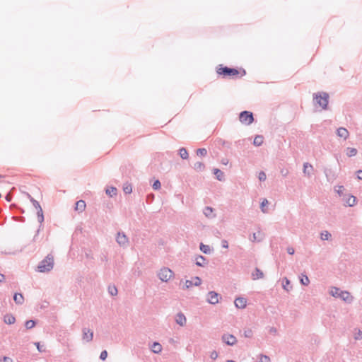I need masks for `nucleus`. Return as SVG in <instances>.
<instances>
[{
    "mask_svg": "<svg viewBox=\"0 0 362 362\" xmlns=\"http://www.w3.org/2000/svg\"><path fill=\"white\" fill-rule=\"evenodd\" d=\"M199 249L203 253L206 255L211 254V252L210 247L209 245L203 244L202 243H200Z\"/></svg>",
    "mask_w": 362,
    "mask_h": 362,
    "instance_id": "obj_28",
    "label": "nucleus"
},
{
    "mask_svg": "<svg viewBox=\"0 0 362 362\" xmlns=\"http://www.w3.org/2000/svg\"><path fill=\"white\" fill-rule=\"evenodd\" d=\"M313 170V167L312 165L309 164L308 163H304L303 171V173L308 177H310Z\"/></svg>",
    "mask_w": 362,
    "mask_h": 362,
    "instance_id": "obj_18",
    "label": "nucleus"
},
{
    "mask_svg": "<svg viewBox=\"0 0 362 362\" xmlns=\"http://www.w3.org/2000/svg\"><path fill=\"white\" fill-rule=\"evenodd\" d=\"M290 281L286 278V277H284L282 280V286H283V288L287 291H289L290 290L292 289V286H290Z\"/></svg>",
    "mask_w": 362,
    "mask_h": 362,
    "instance_id": "obj_27",
    "label": "nucleus"
},
{
    "mask_svg": "<svg viewBox=\"0 0 362 362\" xmlns=\"http://www.w3.org/2000/svg\"><path fill=\"white\" fill-rule=\"evenodd\" d=\"M175 320L176 323L177 325H179L180 326L183 327V326H185L186 325V322H187L186 317L181 312L178 313L175 315Z\"/></svg>",
    "mask_w": 362,
    "mask_h": 362,
    "instance_id": "obj_13",
    "label": "nucleus"
},
{
    "mask_svg": "<svg viewBox=\"0 0 362 362\" xmlns=\"http://www.w3.org/2000/svg\"><path fill=\"white\" fill-rule=\"evenodd\" d=\"M357 149L355 148H346V155L349 156V157H352V156H354L357 154Z\"/></svg>",
    "mask_w": 362,
    "mask_h": 362,
    "instance_id": "obj_33",
    "label": "nucleus"
},
{
    "mask_svg": "<svg viewBox=\"0 0 362 362\" xmlns=\"http://www.w3.org/2000/svg\"><path fill=\"white\" fill-rule=\"evenodd\" d=\"M107 357V351L106 350H103L100 355V359L102 361H105Z\"/></svg>",
    "mask_w": 362,
    "mask_h": 362,
    "instance_id": "obj_45",
    "label": "nucleus"
},
{
    "mask_svg": "<svg viewBox=\"0 0 362 362\" xmlns=\"http://www.w3.org/2000/svg\"><path fill=\"white\" fill-rule=\"evenodd\" d=\"M32 204L33 206L36 209V210L41 207L40 203L37 200L33 201Z\"/></svg>",
    "mask_w": 362,
    "mask_h": 362,
    "instance_id": "obj_53",
    "label": "nucleus"
},
{
    "mask_svg": "<svg viewBox=\"0 0 362 362\" xmlns=\"http://www.w3.org/2000/svg\"><path fill=\"white\" fill-rule=\"evenodd\" d=\"M116 241L120 246L126 247L128 243V238L124 233L118 232Z\"/></svg>",
    "mask_w": 362,
    "mask_h": 362,
    "instance_id": "obj_12",
    "label": "nucleus"
},
{
    "mask_svg": "<svg viewBox=\"0 0 362 362\" xmlns=\"http://www.w3.org/2000/svg\"><path fill=\"white\" fill-rule=\"evenodd\" d=\"M337 135L346 140L349 136V132L346 128L339 127L337 129Z\"/></svg>",
    "mask_w": 362,
    "mask_h": 362,
    "instance_id": "obj_16",
    "label": "nucleus"
},
{
    "mask_svg": "<svg viewBox=\"0 0 362 362\" xmlns=\"http://www.w3.org/2000/svg\"><path fill=\"white\" fill-rule=\"evenodd\" d=\"M6 199L7 202H11V197H10L9 194H7L6 196Z\"/></svg>",
    "mask_w": 362,
    "mask_h": 362,
    "instance_id": "obj_59",
    "label": "nucleus"
},
{
    "mask_svg": "<svg viewBox=\"0 0 362 362\" xmlns=\"http://www.w3.org/2000/svg\"><path fill=\"white\" fill-rule=\"evenodd\" d=\"M234 303L236 308L243 309L247 305V300L243 297H238L235 298Z\"/></svg>",
    "mask_w": 362,
    "mask_h": 362,
    "instance_id": "obj_15",
    "label": "nucleus"
},
{
    "mask_svg": "<svg viewBox=\"0 0 362 362\" xmlns=\"http://www.w3.org/2000/svg\"><path fill=\"white\" fill-rule=\"evenodd\" d=\"M4 322L7 325H13L16 322V317L10 313H7L4 317Z\"/></svg>",
    "mask_w": 362,
    "mask_h": 362,
    "instance_id": "obj_20",
    "label": "nucleus"
},
{
    "mask_svg": "<svg viewBox=\"0 0 362 362\" xmlns=\"http://www.w3.org/2000/svg\"><path fill=\"white\" fill-rule=\"evenodd\" d=\"M240 122L243 124L250 125L254 122L253 113L250 111H242L239 115Z\"/></svg>",
    "mask_w": 362,
    "mask_h": 362,
    "instance_id": "obj_6",
    "label": "nucleus"
},
{
    "mask_svg": "<svg viewBox=\"0 0 362 362\" xmlns=\"http://www.w3.org/2000/svg\"><path fill=\"white\" fill-rule=\"evenodd\" d=\"M151 350L155 354H159L162 351V346L158 342H153L151 346Z\"/></svg>",
    "mask_w": 362,
    "mask_h": 362,
    "instance_id": "obj_24",
    "label": "nucleus"
},
{
    "mask_svg": "<svg viewBox=\"0 0 362 362\" xmlns=\"http://www.w3.org/2000/svg\"><path fill=\"white\" fill-rule=\"evenodd\" d=\"M286 250L289 255H293L295 252V250L292 247H288Z\"/></svg>",
    "mask_w": 362,
    "mask_h": 362,
    "instance_id": "obj_54",
    "label": "nucleus"
},
{
    "mask_svg": "<svg viewBox=\"0 0 362 362\" xmlns=\"http://www.w3.org/2000/svg\"><path fill=\"white\" fill-rule=\"evenodd\" d=\"M324 173L327 180L329 182H333L337 177L336 172L331 168H325Z\"/></svg>",
    "mask_w": 362,
    "mask_h": 362,
    "instance_id": "obj_7",
    "label": "nucleus"
},
{
    "mask_svg": "<svg viewBox=\"0 0 362 362\" xmlns=\"http://www.w3.org/2000/svg\"><path fill=\"white\" fill-rule=\"evenodd\" d=\"M300 284L304 286H308L310 284V280L306 275L302 274V277L300 279Z\"/></svg>",
    "mask_w": 362,
    "mask_h": 362,
    "instance_id": "obj_38",
    "label": "nucleus"
},
{
    "mask_svg": "<svg viewBox=\"0 0 362 362\" xmlns=\"http://www.w3.org/2000/svg\"><path fill=\"white\" fill-rule=\"evenodd\" d=\"M123 191L125 194H130L132 192V187L129 183L124 184L123 187Z\"/></svg>",
    "mask_w": 362,
    "mask_h": 362,
    "instance_id": "obj_36",
    "label": "nucleus"
},
{
    "mask_svg": "<svg viewBox=\"0 0 362 362\" xmlns=\"http://www.w3.org/2000/svg\"><path fill=\"white\" fill-rule=\"evenodd\" d=\"M338 189H335V191L339 196H342L343 190L344 189V186H338Z\"/></svg>",
    "mask_w": 362,
    "mask_h": 362,
    "instance_id": "obj_48",
    "label": "nucleus"
},
{
    "mask_svg": "<svg viewBox=\"0 0 362 362\" xmlns=\"http://www.w3.org/2000/svg\"><path fill=\"white\" fill-rule=\"evenodd\" d=\"M117 188L115 187H110L105 189V193L109 195L110 197H112L114 195L117 194Z\"/></svg>",
    "mask_w": 362,
    "mask_h": 362,
    "instance_id": "obj_31",
    "label": "nucleus"
},
{
    "mask_svg": "<svg viewBox=\"0 0 362 362\" xmlns=\"http://www.w3.org/2000/svg\"><path fill=\"white\" fill-rule=\"evenodd\" d=\"M331 295L335 298H339L345 302L350 303L352 300L349 292L346 291H341L337 287H333L330 292Z\"/></svg>",
    "mask_w": 362,
    "mask_h": 362,
    "instance_id": "obj_4",
    "label": "nucleus"
},
{
    "mask_svg": "<svg viewBox=\"0 0 362 362\" xmlns=\"http://www.w3.org/2000/svg\"><path fill=\"white\" fill-rule=\"evenodd\" d=\"M357 178L358 180H362V170H358L356 171Z\"/></svg>",
    "mask_w": 362,
    "mask_h": 362,
    "instance_id": "obj_55",
    "label": "nucleus"
},
{
    "mask_svg": "<svg viewBox=\"0 0 362 362\" xmlns=\"http://www.w3.org/2000/svg\"><path fill=\"white\" fill-rule=\"evenodd\" d=\"M214 174L216 175V177L218 180L222 181L223 180V173L221 170L214 168Z\"/></svg>",
    "mask_w": 362,
    "mask_h": 362,
    "instance_id": "obj_30",
    "label": "nucleus"
},
{
    "mask_svg": "<svg viewBox=\"0 0 362 362\" xmlns=\"http://www.w3.org/2000/svg\"><path fill=\"white\" fill-rule=\"evenodd\" d=\"M258 362H270V358L266 355L260 354Z\"/></svg>",
    "mask_w": 362,
    "mask_h": 362,
    "instance_id": "obj_40",
    "label": "nucleus"
},
{
    "mask_svg": "<svg viewBox=\"0 0 362 362\" xmlns=\"http://www.w3.org/2000/svg\"><path fill=\"white\" fill-rule=\"evenodd\" d=\"M206 301L212 305L219 302V294L216 291H209L207 294Z\"/></svg>",
    "mask_w": 362,
    "mask_h": 362,
    "instance_id": "obj_9",
    "label": "nucleus"
},
{
    "mask_svg": "<svg viewBox=\"0 0 362 362\" xmlns=\"http://www.w3.org/2000/svg\"><path fill=\"white\" fill-rule=\"evenodd\" d=\"M243 335L246 338H251L253 335V332H252V329H247L244 331Z\"/></svg>",
    "mask_w": 362,
    "mask_h": 362,
    "instance_id": "obj_42",
    "label": "nucleus"
},
{
    "mask_svg": "<svg viewBox=\"0 0 362 362\" xmlns=\"http://www.w3.org/2000/svg\"><path fill=\"white\" fill-rule=\"evenodd\" d=\"M216 72L218 75L223 76V77H233L239 74V71L235 68H230L228 66H223L219 65L217 68Z\"/></svg>",
    "mask_w": 362,
    "mask_h": 362,
    "instance_id": "obj_3",
    "label": "nucleus"
},
{
    "mask_svg": "<svg viewBox=\"0 0 362 362\" xmlns=\"http://www.w3.org/2000/svg\"><path fill=\"white\" fill-rule=\"evenodd\" d=\"M329 95L326 92H317L313 94V100L323 110H327Z\"/></svg>",
    "mask_w": 362,
    "mask_h": 362,
    "instance_id": "obj_1",
    "label": "nucleus"
},
{
    "mask_svg": "<svg viewBox=\"0 0 362 362\" xmlns=\"http://www.w3.org/2000/svg\"><path fill=\"white\" fill-rule=\"evenodd\" d=\"M24 219H25V218H24V217H21V218H20V220H21V221H24Z\"/></svg>",
    "mask_w": 362,
    "mask_h": 362,
    "instance_id": "obj_63",
    "label": "nucleus"
},
{
    "mask_svg": "<svg viewBox=\"0 0 362 362\" xmlns=\"http://www.w3.org/2000/svg\"><path fill=\"white\" fill-rule=\"evenodd\" d=\"M194 286V283L192 281L190 280H186L185 287V288H189Z\"/></svg>",
    "mask_w": 362,
    "mask_h": 362,
    "instance_id": "obj_49",
    "label": "nucleus"
},
{
    "mask_svg": "<svg viewBox=\"0 0 362 362\" xmlns=\"http://www.w3.org/2000/svg\"><path fill=\"white\" fill-rule=\"evenodd\" d=\"M27 196H28V197L30 199L31 203H33V201H35V199L30 194L27 193Z\"/></svg>",
    "mask_w": 362,
    "mask_h": 362,
    "instance_id": "obj_57",
    "label": "nucleus"
},
{
    "mask_svg": "<svg viewBox=\"0 0 362 362\" xmlns=\"http://www.w3.org/2000/svg\"><path fill=\"white\" fill-rule=\"evenodd\" d=\"M264 137L262 135H257L255 137L253 144L256 146H259L262 144Z\"/></svg>",
    "mask_w": 362,
    "mask_h": 362,
    "instance_id": "obj_29",
    "label": "nucleus"
},
{
    "mask_svg": "<svg viewBox=\"0 0 362 362\" xmlns=\"http://www.w3.org/2000/svg\"><path fill=\"white\" fill-rule=\"evenodd\" d=\"M204 214L209 218H212L216 216L215 214L214 213V209L211 206H206L204 209Z\"/></svg>",
    "mask_w": 362,
    "mask_h": 362,
    "instance_id": "obj_21",
    "label": "nucleus"
},
{
    "mask_svg": "<svg viewBox=\"0 0 362 362\" xmlns=\"http://www.w3.org/2000/svg\"><path fill=\"white\" fill-rule=\"evenodd\" d=\"M193 168L197 172H202L205 169V165L202 162L197 161L194 164Z\"/></svg>",
    "mask_w": 362,
    "mask_h": 362,
    "instance_id": "obj_26",
    "label": "nucleus"
},
{
    "mask_svg": "<svg viewBox=\"0 0 362 362\" xmlns=\"http://www.w3.org/2000/svg\"><path fill=\"white\" fill-rule=\"evenodd\" d=\"M208 263L209 261L202 255H197L195 257V264L198 267H204Z\"/></svg>",
    "mask_w": 362,
    "mask_h": 362,
    "instance_id": "obj_14",
    "label": "nucleus"
},
{
    "mask_svg": "<svg viewBox=\"0 0 362 362\" xmlns=\"http://www.w3.org/2000/svg\"><path fill=\"white\" fill-rule=\"evenodd\" d=\"M54 267V257L51 255H47L37 266V271L40 272H47L51 271Z\"/></svg>",
    "mask_w": 362,
    "mask_h": 362,
    "instance_id": "obj_2",
    "label": "nucleus"
},
{
    "mask_svg": "<svg viewBox=\"0 0 362 362\" xmlns=\"http://www.w3.org/2000/svg\"><path fill=\"white\" fill-rule=\"evenodd\" d=\"M331 236V233L327 230L322 232L320 234V238L322 240H328Z\"/></svg>",
    "mask_w": 362,
    "mask_h": 362,
    "instance_id": "obj_35",
    "label": "nucleus"
},
{
    "mask_svg": "<svg viewBox=\"0 0 362 362\" xmlns=\"http://www.w3.org/2000/svg\"><path fill=\"white\" fill-rule=\"evenodd\" d=\"M268 204V201L266 199H264L263 201L260 204V208L262 212L265 213L267 211L264 207Z\"/></svg>",
    "mask_w": 362,
    "mask_h": 362,
    "instance_id": "obj_43",
    "label": "nucleus"
},
{
    "mask_svg": "<svg viewBox=\"0 0 362 362\" xmlns=\"http://www.w3.org/2000/svg\"><path fill=\"white\" fill-rule=\"evenodd\" d=\"M192 281L194 286H198L202 284V279L199 276H195Z\"/></svg>",
    "mask_w": 362,
    "mask_h": 362,
    "instance_id": "obj_44",
    "label": "nucleus"
},
{
    "mask_svg": "<svg viewBox=\"0 0 362 362\" xmlns=\"http://www.w3.org/2000/svg\"><path fill=\"white\" fill-rule=\"evenodd\" d=\"M35 345L36 346L38 351L43 352L45 351V349L44 348L43 346L40 345V342H35Z\"/></svg>",
    "mask_w": 362,
    "mask_h": 362,
    "instance_id": "obj_47",
    "label": "nucleus"
},
{
    "mask_svg": "<svg viewBox=\"0 0 362 362\" xmlns=\"http://www.w3.org/2000/svg\"><path fill=\"white\" fill-rule=\"evenodd\" d=\"M362 335V332L361 331L358 332V336Z\"/></svg>",
    "mask_w": 362,
    "mask_h": 362,
    "instance_id": "obj_62",
    "label": "nucleus"
},
{
    "mask_svg": "<svg viewBox=\"0 0 362 362\" xmlns=\"http://www.w3.org/2000/svg\"><path fill=\"white\" fill-rule=\"evenodd\" d=\"M13 300L18 305H22L24 302V297L21 293H16L13 296Z\"/></svg>",
    "mask_w": 362,
    "mask_h": 362,
    "instance_id": "obj_23",
    "label": "nucleus"
},
{
    "mask_svg": "<svg viewBox=\"0 0 362 362\" xmlns=\"http://www.w3.org/2000/svg\"><path fill=\"white\" fill-rule=\"evenodd\" d=\"M221 246L223 248H228V243L226 240H221Z\"/></svg>",
    "mask_w": 362,
    "mask_h": 362,
    "instance_id": "obj_52",
    "label": "nucleus"
},
{
    "mask_svg": "<svg viewBox=\"0 0 362 362\" xmlns=\"http://www.w3.org/2000/svg\"><path fill=\"white\" fill-rule=\"evenodd\" d=\"M35 325H36V322L33 320H27L25 322V327L28 329H32L33 327H34L35 326Z\"/></svg>",
    "mask_w": 362,
    "mask_h": 362,
    "instance_id": "obj_34",
    "label": "nucleus"
},
{
    "mask_svg": "<svg viewBox=\"0 0 362 362\" xmlns=\"http://www.w3.org/2000/svg\"><path fill=\"white\" fill-rule=\"evenodd\" d=\"M218 352L216 351H213L210 354V358L213 360H216L218 358Z\"/></svg>",
    "mask_w": 362,
    "mask_h": 362,
    "instance_id": "obj_50",
    "label": "nucleus"
},
{
    "mask_svg": "<svg viewBox=\"0 0 362 362\" xmlns=\"http://www.w3.org/2000/svg\"><path fill=\"white\" fill-rule=\"evenodd\" d=\"M264 276L263 272L257 267H256L254 272L252 273V277L253 280L262 279Z\"/></svg>",
    "mask_w": 362,
    "mask_h": 362,
    "instance_id": "obj_22",
    "label": "nucleus"
},
{
    "mask_svg": "<svg viewBox=\"0 0 362 362\" xmlns=\"http://www.w3.org/2000/svg\"><path fill=\"white\" fill-rule=\"evenodd\" d=\"M93 339V332L89 328L82 329V339L86 342H90Z\"/></svg>",
    "mask_w": 362,
    "mask_h": 362,
    "instance_id": "obj_8",
    "label": "nucleus"
},
{
    "mask_svg": "<svg viewBox=\"0 0 362 362\" xmlns=\"http://www.w3.org/2000/svg\"><path fill=\"white\" fill-rule=\"evenodd\" d=\"M222 341L227 345L233 346L237 342V339L235 336L230 334H224L222 336Z\"/></svg>",
    "mask_w": 362,
    "mask_h": 362,
    "instance_id": "obj_10",
    "label": "nucleus"
},
{
    "mask_svg": "<svg viewBox=\"0 0 362 362\" xmlns=\"http://www.w3.org/2000/svg\"><path fill=\"white\" fill-rule=\"evenodd\" d=\"M108 293L112 296H116L117 294V288L115 286H108Z\"/></svg>",
    "mask_w": 362,
    "mask_h": 362,
    "instance_id": "obj_37",
    "label": "nucleus"
},
{
    "mask_svg": "<svg viewBox=\"0 0 362 362\" xmlns=\"http://www.w3.org/2000/svg\"><path fill=\"white\" fill-rule=\"evenodd\" d=\"M264 234L260 230H259L257 233H254L252 235L250 238V240L252 242H260L264 239Z\"/></svg>",
    "mask_w": 362,
    "mask_h": 362,
    "instance_id": "obj_19",
    "label": "nucleus"
},
{
    "mask_svg": "<svg viewBox=\"0 0 362 362\" xmlns=\"http://www.w3.org/2000/svg\"><path fill=\"white\" fill-rule=\"evenodd\" d=\"M174 276V272L168 267H163L158 273L159 279L163 282H168Z\"/></svg>",
    "mask_w": 362,
    "mask_h": 362,
    "instance_id": "obj_5",
    "label": "nucleus"
},
{
    "mask_svg": "<svg viewBox=\"0 0 362 362\" xmlns=\"http://www.w3.org/2000/svg\"><path fill=\"white\" fill-rule=\"evenodd\" d=\"M270 332H271V333H276V328H274V327H272V328L270 329Z\"/></svg>",
    "mask_w": 362,
    "mask_h": 362,
    "instance_id": "obj_60",
    "label": "nucleus"
},
{
    "mask_svg": "<svg viewBox=\"0 0 362 362\" xmlns=\"http://www.w3.org/2000/svg\"><path fill=\"white\" fill-rule=\"evenodd\" d=\"M6 279V277L4 274H0V282H4Z\"/></svg>",
    "mask_w": 362,
    "mask_h": 362,
    "instance_id": "obj_58",
    "label": "nucleus"
},
{
    "mask_svg": "<svg viewBox=\"0 0 362 362\" xmlns=\"http://www.w3.org/2000/svg\"><path fill=\"white\" fill-rule=\"evenodd\" d=\"M27 196H28V197L30 199L31 203H33V201H35V199L30 194L27 193Z\"/></svg>",
    "mask_w": 362,
    "mask_h": 362,
    "instance_id": "obj_56",
    "label": "nucleus"
},
{
    "mask_svg": "<svg viewBox=\"0 0 362 362\" xmlns=\"http://www.w3.org/2000/svg\"><path fill=\"white\" fill-rule=\"evenodd\" d=\"M347 197H344V200L345 202L346 206H353L356 204V197L353 195H346Z\"/></svg>",
    "mask_w": 362,
    "mask_h": 362,
    "instance_id": "obj_17",
    "label": "nucleus"
},
{
    "mask_svg": "<svg viewBox=\"0 0 362 362\" xmlns=\"http://www.w3.org/2000/svg\"><path fill=\"white\" fill-rule=\"evenodd\" d=\"M258 178L260 181H264L267 178V175L265 174L264 172L263 171H261L259 173V176H258Z\"/></svg>",
    "mask_w": 362,
    "mask_h": 362,
    "instance_id": "obj_46",
    "label": "nucleus"
},
{
    "mask_svg": "<svg viewBox=\"0 0 362 362\" xmlns=\"http://www.w3.org/2000/svg\"><path fill=\"white\" fill-rule=\"evenodd\" d=\"M0 362H13V360L7 356H4L2 359H0Z\"/></svg>",
    "mask_w": 362,
    "mask_h": 362,
    "instance_id": "obj_51",
    "label": "nucleus"
},
{
    "mask_svg": "<svg viewBox=\"0 0 362 362\" xmlns=\"http://www.w3.org/2000/svg\"><path fill=\"white\" fill-rule=\"evenodd\" d=\"M223 164H227V163H228V161H226H226H223Z\"/></svg>",
    "mask_w": 362,
    "mask_h": 362,
    "instance_id": "obj_64",
    "label": "nucleus"
},
{
    "mask_svg": "<svg viewBox=\"0 0 362 362\" xmlns=\"http://www.w3.org/2000/svg\"><path fill=\"white\" fill-rule=\"evenodd\" d=\"M197 156H205L207 154V150L204 148H198L197 150Z\"/></svg>",
    "mask_w": 362,
    "mask_h": 362,
    "instance_id": "obj_39",
    "label": "nucleus"
},
{
    "mask_svg": "<svg viewBox=\"0 0 362 362\" xmlns=\"http://www.w3.org/2000/svg\"><path fill=\"white\" fill-rule=\"evenodd\" d=\"M37 221L40 223V228L37 229V230L36 232V234L35 235V236L33 238V240L34 241H35L36 238H37V236L38 235V234L40 233L42 224V223L44 222V220H45L44 214H43V211H42V207H40L38 209H37Z\"/></svg>",
    "mask_w": 362,
    "mask_h": 362,
    "instance_id": "obj_11",
    "label": "nucleus"
},
{
    "mask_svg": "<svg viewBox=\"0 0 362 362\" xmlns=\"http://www.w3.org/2000/svg\"><path fill=\"white\" fill-rule=\"evenodd\" d=\"M160 187L161 184L158 180H155L152 185V187L154 190H158L159 189H160Z\"/></svg>",
    "mask_w": 362,
    "mask_h": 362,
    "instance_id": "obj_41",
    "label": "nucleus"
},
{
    "mask_svg": "<svg viewBox=\"0 0 362 362\" xmlns=\"http://www.w3.org/2000/svg\"><path fill=\"white\" fill-rule=\"evenodd\" d=\"M86 209V202L83 200L77 201L76 203L75 209L81 212L83 211Z\"/></svg>",
    "mask_w": 362,
    "mask_h": 362,
    "instance_id": "obj_25",
    "label": "nucleus"
},
{
    "mask_svg": "<svg viewBox=\"0 0 362 362\" xmlns=\"http://www.w3.org/2000/svg\"><path fill=\"white\" fill-rule=\"evenodd\" d=\"M226 362H235V361L233 360H228Z\"/></svg>",
    "mask_w": 362,
    "mask_h": 362,
    "instance_id": "obj_61",
    "label": "nucleus"
},
{
    "mask_svg": "<svg viewBox=\"0 0 362 362\" xmlns=\"http://www.w3.org/2000/svg\"><path fill=\"white\" fill-rule=\"evenodd\" d=\"M179 154H180V157L184 160L187 159L189 157L188 152H187V149L184 147H182L180 148Z\"/></svg>",
    "mask_w": 362,
    "mask_h": 362,
    "instance_id": "obj_32",
    "label": "nucleus"
}]
</instances>
